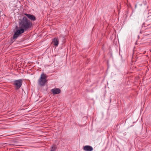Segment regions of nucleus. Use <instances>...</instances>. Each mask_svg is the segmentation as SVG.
I'll list each match as a JSON object with an SVG mask.
<instances>
[{"instance_id": "obj_1", "label": "nucleus", "mask_w": 151, "mask_h": 151, "mask_svg": "<svg viewBox=\"0 0 151 151\" xmlns=\"http://www.w3.org/2000/svg\"><path fill=\"white\" fill-rule=\"evenodd\" d=\"M19 27H16V32L13 35V39H17L20 35L23 33L25 31L30 29L32 25V23L25 17L19 20Z\"/></svg>"}, {"instance_id": "obj_2", "label": "nucleus", "mask_w": 151, "mask_h": 151, "mask_svg": "<svg viewBox=\"0 0 151 151\" xmlns=\"http://www.w3.org/2000/svg\"><path fill=\"white\" fill-rule=\"evenodd\" d=\"M47 76L45 74L42 73L41 74L40 78L38 80V82L41 86H44L47 81Z\"/></svg>"}, {"instance_id": "obj_3", "label": "nucleus", "mask_w": 151, "mask_h": 151, "mask_svg": "<svg viewBox=\"0 0 151 151\" xmlns=\"http://www.w3.org/2000/svg\"><path fill=\"white\" fill-rule=\"evenodd\" d=\"M22 84V81L21 79H19L14 81L13 82V85L16 89H19L21 86Z\"/></svg>"}, {"instance_id": "obj_4", "label": "nucleus", "mask_w": 151, "mask_h": 151, "mask_svg": "<svg viewBox=\"0 0 151 151\" xmlns=\"http://www.w3.org/2000/svg\"><path fill=\"white\" fill-rule=\"evenodd\" d=\"M24 15L27 16L29 19L32 21H35L36 20V17L33 15L28 14L27 13H24Z\"/></svg>"}, {"instance_id": "obj_5", "label": "nucleus", "mask_w": 151, "mask_h": 151, "mask_svg": "<svg viewBox=\"0 0 151 151\" xmlns=\"http://www.w3.org/2000/svg\"><path fill=\"white\" fill-rule=\"evenodd\" d=\"M51 91L54 94H58L61 92V90L58 88H55L51 89Z\"/></svg>"}, {"instance_id": "obj_6", "label": "nucleus", "mask_w": 151, "mask_h": 151, "mask_svg": "<svg viewBox=\"0 0 151 151\" xmlns=\"http://www.w3.org/2000/svg\"><path fill=\"white\" fill-rule=\"evenodd\" d=\"M52 42L53 43L54 45L56 47L58 45L59 42V40L58 37H55L53 40Z\"/></svg>"}, {"instance_id": "obj_7", "label": "nucleus", "mask_w": 151, "mask_h": 151, "mask_svg": "<svg viewBox=\"0 0 151 151\" xmlns=\"http://www.w3.org/2000/svg\"><path fill=\"white\" fill-rule=\"evenodd\" d=\"M83 149L85 151H92L93 149V147L89 145H86L83 147Z\"/></svg>"}, {"instance_id": "obj_8", "label": "nucleus", "mask_w": 151, "mask_h": 151, "mask_svg": "<svg viewBox=\"0 0 151 151\" xmlns=\"http://www.w3.org/2000/svg\"><path fill=\"white\" fill-rule=\"evenodd\" d=\"M57 148V147L56 145H53L52 147V149L51 150H53V151H55L56 149Z\"/></svg>"}]
</instances>
